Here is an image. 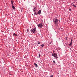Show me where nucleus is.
Listing matches in <instances>:
<instances>
[{
    "label": "nucleus",
    "instance_id": "1",
    "mask_svg": "<svg viewBox=\"0 0 77 77\" xmlns=\"http://www.w3.org/2000/svg\"><path fill=\"white\" fill-rule=\"evenodd\" d=\"M52 55L53 56V57H55L57 59L58 58V57H57V55L55 53H52Z\"/></svg>",
    "mask_w": 77,
    "mask_h": 77
},
{
    "label": "nucleus",
    "instance_id": "2",
    "mask_svg": "<svg viewBox=\"0 0 77 77\" xmlns=\"http://www.w3.org/2000/svg\"><path fill=\"white\" fill-rule=\"evenodd\" d=\"M43 25H42V23H39L38 25V27H40V28H42Z\"/></svg>",
    "mask_w": 77,
    "mask_h": 77
},
{
    "label": "nucleus",
    "instance_id": "3",
    "mask_svg": "<svg viewBox=\"0 0 77 77\" xmlns=\"http://www.w3.org/2000/svg\"><path fill=\"white\" fill-rule=\"evenodd\" d=\"M58 21H59V20L57 18H56L54 21V23L55 24H57V22H58Z\"/></svg>",
    "mask_w": 77,
    "mask_h": 77
},
{
    "label": "nucleus",
    "instance_id": "4",
    "mask_svg": "<svg viewBox=\"0 0 77 77\" xmlns=\"http://www.w3.org/2000/svg\"><path fill=\"white\" fill-rule=\"evenodd\" d=\"M36 31V28H35L31 31V32L32 33H35Z\"/></svg>",
    "mask_w": 77,
    "mask_h": 77
},
{
    "label": "nucleus",
    "instance_id": "5",
    "mask_svg": "<svg viewBox=\"0 0 77 77\" xmlns=\"http://www.w3.org/2000/svg\"><path fill=\"white\" fill-rule=\"evenodd\" d=\"M41 10H40L38 12V14H39V15H40L41 14Z\"/></svg>",
    "mask_w": 77,
    "mask_h": 77
},
{
    "label": "nucleus",
    "instance_id": "6",
    "mask_svg": "<svg viewBox=\"0 0 77 77\" xmlns=\"http://www.w3.org/2000/svg\"><path fill=\"white\" fill-rule=\"evenodd\" d=\"M34 65H35V66L36 68L38 67V65L37 64H36L35 63H34Z\"/></svg>",
    "mask_w": 77,
    "mask_h": 77
},
{
    "label": "nucleus",
    "instance_id": "7",
    "mask_svg": "<svg viewBox=\"0 0 77 77\" xmlns=\"http://www.w3.org/2000/svg\"><path fill=\"white\" fill-rule=\"evenodd\" d=\"M11 5H12V6H14V1H11Z\"/></svg>",
    "mask_w": 77,
    "mask_h": 77
},
{
    "label": "nucleus",
    "instance_id": "8",
    "mask_svg": "<svg viewBox=\"0 0 77 77\" xmlns=\"http://www.w3.org/2000/svg\"><path fill=\"white\" fill-rule=\"evenodd\" d=\"M33 11H36V7H35L33 9Z\"/></svg>",
    "mask_w": 77,
    "mask_h": 77
},
{
    "label": "nucleus",
    "instance_id": "9",
    "mask_svg": "<svg viewBox=\"0 0 77 77\" xmlns=\"http://www.w3.org/2000/svg\"><path fill=\"white\" fill-rule=\"evenodd\" d=\"M13 35H14V36H17V35L15 34V33H14L13 34Z\"/></svg>",
    "mask_w": 77,
    "mask_h": 77
},
{
    "label": "nucleus",
    "instance_id": "10",
    "mask_svg": "<svg viewBox=\"0 0 77 77\" xmlns=\"http://www.w3.org/2000/svg\"><path fill=\"white\" fill-rule=\"evenodd\" d=\"M41 47H42V48L43 47H44V44H42V45H41Z\"/></svg>",
    "mask_w": 77,
    "mask_h": 77
},
{
    "label": "nucleus",
    "instance_id": "11",
    "mask_svg": "<svg viewBox=\"0 0 77 77\" xmlns=\"http://www.w3.org/2000/svg\"><path fill=\"white\" fill-rule=\"evenodd\" d=\"M12 8L13 9H15V8L14 6H12Z\"/></svg>",
    "mask_w": 77,
    "mask_h": 77
},
{
    "label": "nucleus",
    "instance_id": "12",
    "mask_svg": "<svg viewBox=\"0 0 77 77\" xmlns=\"http://www.w3.org/2000/svg\"><path fill=\"white\" fill-rule=\"evenodd\" d=\"M73 6H74V7H75V8H76V6L75 5H74V4H73V5H72Z\"/></svg>",
    "mask_w": 77,
    "mask_h": 77
},
{
    "label": "nucleus",
    "instance_id": "13",
    "mask_svg": "<svg viewBox=\"0 0 77 77\" xmlns=\"http://www.w3.org/2000/svg\"><path fill=\"white\" fill-rule=\"evenodd\" d=\"M27 32H29V29H28L27 30Z\"/></svg>",
    "mask_w": 77,
    "mask_h": 77
},
{
    "label": "nucleus",
    "instance_id": "14",
    "mask_svg": "<svg viewBox=\"0 0 77 77\" xmlns=\"http://www.w3.org/2000/svg\"><path fill=\"white\" fill-rule=\"evenodd\" d=\"M38 44H41V42H38Z\"/></svg>",
    "mask_w": 77,
    "mask_h": 77
},
{
    "label": "nucleus",
    "instance_id": "15",
    "mask_svg": "<svg viewBox=\"0 0 77 77\" xmlns=\"http://www.w3.org/2000/svg\"><path fill=\"white\" fill-rule=\"evenodd\" d=\"M53 62L54 63H56V62H55V61H54V60H53Z\"/></svg>",
    "mask_w": 77,
    "mask_h": 77
},
{
    "label": "nucleus",
    "instance_id": "16",
    "mask_svg": "<svg viewBox=\"0 0 77 77\" xmlns=\"http://www.w3.org/2000/svg\"><path fill=\"white\" fill-rule=\"evenodd\" d=\"M40 56H41V55H40V54H39L38 57H39V58H40V57H41Z\"/></svg>",
    "mask_w": 77,
    "mask_h": 77
},
{
    "label": "nucleus",
    "instance_id": "17",
    "mask_svg": "<svg viewBox=\"0 0 77 77\" xmlns=\"http://www.w3.org/2000/svg\"><path fill=\"white\" fill-rule=\"evenodd\" d=\"M72 45V43H70L69 44V45Z\"/></svg>",
    "mask_w": 77,
    "mask_h": 77
},
{
    "label": "nucleus",
    "instance_id": "18",
    "mask_svg": "<svg viewBox=\"0 0 77 77\" xmlns=\"http://www.w3.org/2000/svg\"><path fill=\"white\" fill-rule=\"evenodd\" d=\"M34 15H36V12H35V13H34Z\"/></svg>",
    "mask_w": 77,
    "mask_h": 77
},
{
    "label": "nucleus",
    "instance_id": "19",
    "mask_svg": "<svg viewBox=\"0 0 77 77\" xmlns=\"http://www.w3.org/2000/svg\"><path fill=\"white\" fill-rule=\"evenodd\" d=\"M52 43H53V42H51L49 43V44H52Z\"/></svg>",
    "mask_w": 77,
    "mask_h": 77
},
{
    "label": "nucleus",
    "instance_id": "20",
    "mask_svg": "<svg viewBox=\"0 0 77 77\" xmlns=\"http://www.w3.org/2000/svg\"><path fill=\"white\" fill-rule=\"evenodd\" d=\"M72 40H71V42H70V43H72Z\"/></svg>",
    "mask_w": 77,
    "mask_h": 77
},
{
    "label": "nucleus",
    "instance_id": "21",
    "mask_svg": "<svg viewBox=\"0 0 77 77\" xmlns=\"http://www.w3.org/2000/svg\"><path fill=\"white\" fill-rule=\"evenodd\" d=\"M51 77H53V75H51Z\"/></svg>",
    "mask_w": 77,
    "mask_h": 77
},
{
    "label": "nucleus",
    "instance_id": "22",
    "mask_svg": "<svg viewBox=\"0 0 77 77\" xmlns=\"http://www.w3.org/2000/svg\"><path fill=\"white\" fill-rule=\"evenodd\" d=\"M69 11H71V8L69 9Z\"/></svg>",
    "mask_w": 77,
    "mask_h": 77
},
{
    "label": "nucleus",
    "instance_id": "23",
    "mask_svg": "<svg viewBox=\"0 0 77 77\" xmlns=\"http://www.w3.org/2000/svg\"><path fill=\"white\" fill-rule=\"evenodd\" d=\"M33 12H34V13H35V12H36V11H33Z\"/></svg>",
    "mask_w": 77,
    "mask_h": 77
},
{
    "label": "nucleus",
    "instance_id": "24",
    "mask_svg": "<svg viewBox=\"0 0 77 77\" xmlns=\"http://www.w3.org/2000/svg\"><path fill=\"white\" fill-rule=\"evenodd\" d=\"M54 51H53V53H54Z\"/></svg>",
    "mask_w": 77,
    "mask_h": 77
}]
</instances>
